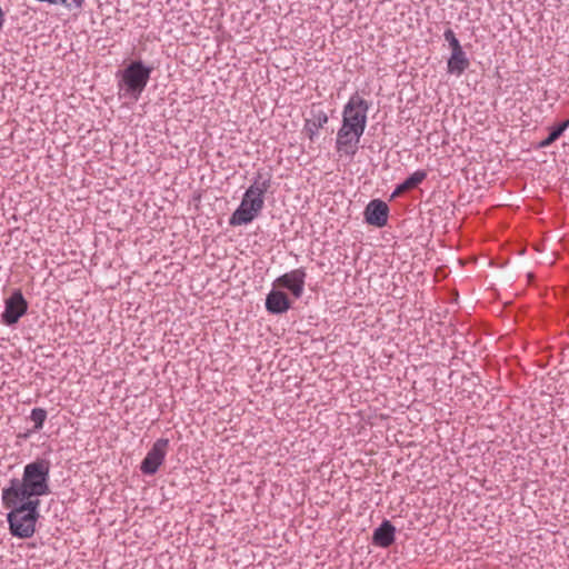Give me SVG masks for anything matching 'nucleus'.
<instances>
[{"label": "nucleus", "instance_id": "obj_24", "mask_svg": "<svg viewBox=\"0 0 569 569\" xmlns=\"http://www.w3.org/2000/svg\"><path fill=\"white\" fill-rule=\"evenodd\" d=\"M61 0H44L43 2H48L50 4H58Z\"/></svg>", "mask_w": 569, "mask_h": 569}, {"label": "nucleus", "instance_id": "obj_23", "mask_svg": "<svg viewBox=\"0 0 569 569\" xmlns=\"http://www.w3.org/2000/svg\"><path fill=\"white\" fill-rule=\"evenodd\" d=\"M557 139H551V134H549L545 140H542L540 143H539V147L540 148H546V147H549L551 146Z\"/></svg>", "mask_w": 569, "mask_h": 569}, {"label": "nucleus", "instance_id": "obj_14", "mask_svg": "<svg viewBox=\"0 0 569 569\" xmlns=\"http://www.w3.org/2000/svg\"><path fill=\"white\" fill-rule=\"evenodd\" d=\"M469 67V60L462 48L451 51V57L448 60V72L461 76Z\"/></svg>", "mask_w": 569, "mask_h": 569}, {"label": "nucleus", "instance_id": "obj_3", "mask_svg": "<svg viewBox=\"0 0 569 569\" xmlns=\"http://www.w3.org/2000/svg\"><path fill=\"white\" fill-rule=\"evenodd\" d=\"M150 73L151 68H147L141 61H132L122 71L120 86L124 90L123 94L137 101L149 81Z\"/></svg>", "mask_w": 569, "mask_h": 569}, {"label": "nucleus", "instance_id": "obj_1", "mask_svg": "<svg viewBox=\"0 0 569 569\" xmlns=\"http://www.w3.org/2000/svg\"><path fill=\"white\" fill-rule=\"evenodd\" d=\"M50 462L37 459L24 466L21 479L12 478L9 486L2 489L6 501L17 500L34 501L50 492L49 488Z\"/></svg>", "mask_w": 569, "mask_h": 569}, {"label": "nucleus", "instance_id": "obj_17", "mask_svg": "<svg viewBox=\"0 0 569 569\" xmlns=\"http://www.w3.org/2000/svg\"><path fill=\"white\" fill-rule=\"evenodd\" d=\"M30 418L34 422L33 430H40L47 419V411L42 408H34Z\"/></svg>", "mask_w": 569, "mask_h": 569}, {"label": "nucleus", "instance_id": "obj_15", "mask_svg": "<svg viewBox=\"0 0 569 569\" xmlns=\"http://www.w3.org/2000/svg\"><path fill=\"white\" fill-rule=\"evenodd\" d=\"M271 187V177H263L262 172H258L253 179L252 184L247 189L248 197L254 196L256 198L264 199V193Z\"/></svg>", "mask_w": 569, "mask_h": 569}, {"label": "nucleus", "instance_id": "obj_21", "mask_svg": "<svg viewBox=\"0 0 569 569\" xmlns=\"http://www.w3.org/2000/svg\"><path fill=\"white\" fill-rule=\"evenodd\" d=\"M407 191H409V189L405 188V183L402 182L399 186H397V188L395 189V191L392 193V198L399 197Z\"/></svg>", "mask_w": 569, "mask_h": 569}, {"label": "nucleus", "instance_id": "obj_6", "mask_svg": "<svg viewBox=\"0 0 569 569\" xmlns=\"http://www.w3.org/2000/svg\"><path fill=\"white\" fill-rule=\"evenodd\" d=\"M363 133L365 131L358 130L357 128L341 124L336 139V150L340 157L346 156L350 160L353 159L359 149L360 138Z\"/></svg>", "mask_w": 569, "mask_h": 569}, {"label": "nucleus", "instance_id": "obj_8", "mask_svg": "<svg viewBox=\"0 0 569 569\" xmlns=\"http://www.w3.org/2000/svg\"><path fill=\"white\" fill-rule=\"evenodd\" d=\"M28 302L23 298L20 290L14 291L10 298L6 300V308L2 313V321L7 326H12L27 312Z\"/></svg>", "mask_w": 569, "mask_h": 569}, {"label": "nucleus", "instance_id": "obj_10", "mask_svg": "<svg viewBox=\"0 0 569 569\" xmlns=\"http://www.w3.org/2000/svg\"><path fill=\"white\" fill-rule=\"evenodd\" d=\"M388 214L389 207L379 199L370 201L365 210L366 222L378 228L387 224Z\"/></svg>", "mask_w": 569, "mask_h": 569}, {"label": "nucleus", "instance_id": "obj_4", "mask_svg": "<svg viewBox=\"0 0 569 569\" xmlns=\"http://www.w3.org/2000/svg\"><path fill=\"white\" fill-rule=\"evenodd\" d=\"M369 108V101L362 98L358 92L353 93L343 107L341 124L365 131Z\"/></svg>", "mask_w": 569, "mask_h": 569}, {"label": "nucleus", "instance_id": "obj_16", "mask_svg": "<svg viewBox=\"0 0 569 569\" xmlns=\"http://www.w3.org/2000/svg\"><path fill=\"white\" fill-rule=\"evenodd\" d=\"M426 178L427 172L425 170H418L403 181L405 188L412 190L417 188Z\"/></svg>", "mask_w": 569, "mask_h": 569}, {"label": "nucleus", "instance_id": "obj_22", "mask_svg": "<svg viewBox=\"0 0 569 569\" xmlns=\"http://www.w3.org/2000/svg\"><path fill=\"white\" fill-rule=\"evenodd\" d=\"M557 139H551V134H549L545 140H542L540 143H539V147L540 148H546V147H549L551 146Z\"/></svg>", "mask_w": 569, "mask_h": 569}, {"label": "nucleus", "instance_id": "obj_20", "mask_svg": "<svg viewBox=\"0 0 569 569\" xmlns=\"http://www.w3.org/2000/svg\"><path fill=\"white\" fill-rule=\"evenodd\" d=\"M60 3L68 8L69 10L81 9L83 0H61Z\"/></svg>", "mask_w": 569, "mask_h": 569}, {"label": "nucleus", "instance_id": "obj_7", "mask_svg": "<svg viewBox=\"0 0 569 569\" xmlns=\"http://www.w3.org/2000/svg\"><path fill=\"white\" fill-rule=\"evenodd\" d=\"M169 440L164 438L158 439L141 462L140 469L144 475H154L159 467L163 463Z\"/></svg>", "mask_w": 569, "mask_h": 569}, {"label": "nucleus", "instance_id": "obj_19", "mask_svg": "<svg viewBox=\"0 0 569 569\" xmlns=\"http://www.w3.org/2000/svg\"><path fill=\"white\" fill-rule=\"evenodd\" d=\"M569 127V119L553 126L550 128L549 134H551V139H559V137L565 132V130Z\"/></svg>", "mask_w": 569, "mask_h": 569}, {"label": "nucleus", "instance_id": "obj_13", "mask_svg": "<svg viewBox=\"0 0 569 569\" xmlns=\"http://www.w3.org/2000/svg\"><path fill=\"white\" fill-rule=\"evenodd\" d=\"M396 528L389 520H383L382 523L373 531V545L382 548H388L395 542Z\"/></svg>", "mask_w": 569, "mask_h": 569}, {"label": "nucleus", "instance_id": "obj_2", "mask_svg": "<svg viewBox=\"0 0 569 569\" xmlns=\"http://www.w3.org/2000/svg\"><path fill=\"white\" fill-rule=\"evenodd\" d=\"M1 499L3 507L10 510L7 521L11 535L21 539L31 538L36 532V523L39 519L40 500H17L8 503L2 493Z\"/></svg>", "mask_w": 569, "mask_h": 569}, {"label": "nucleus", "instance_id": "obj_18", "mask_svg": "<svg viewBox=\"0 0 569 569\" xmlns=\"http://www.w3.org/2000/svg\"><path fill=\"white\" fill-rule=\"evenodd\" d=\"M445 40L449 43L451 51L462 48L451 29H447L443 33Z\"/></svg>", "mask_w": 569, "mask_h": 569}, {"label": "nucleus", "instance_id": "obj_11", "mask_svg": "<svg viewBox=\"0 0 569 569\" xmlns=\"http://www.w3.org/2000/svg\"><path fill=\"white\" fill-rule=\"evenodd\" d=\"M310 114L311 118L306 119L303 132L311 141H313L318 136L319 129L323 128V126L328 122V116L323 110L315 107H312Z\"/></svg>", "mask_w": 569, "mask_h": 569}, {"label": "nucleus", "instance_id": "obj_9", "mask_svg": "<svg viewBox=\"0 0 569 569\" xmlns=\"http://www.w3.org/2000/svg\"><path fill=\"white\" fill-rule=\"evenodd\" d=\"M306 277V270L298 268L277 278L273 286L288 289L298 299L303 293Z\"/></svg>", "mask_w": 569, "mask_h": 569}, {"label": "nucleus", "instance_id": "obj_5", "mask_svg": "<svg viewBox=\"0 0 569 569\" xmlns=\"http://www.w3.org/2000/svg\"><path fill=\"white\" fill-rule=\"evenodd\" d=\"M264 199L256 198L254 196L248 197L246 191L240 206L230 217L229 223L231 226H242L250 223L263 209Z\"/></svg>", "mask_w": 569, "mask_h": 569}, {"label": "nucleus", "instance_id": "obj_12", "mask_svg": "<svg viewBox=\"0 0 569 569\" xmlns=\"http://www.w3.org/2000/svg\"><path fill=\"white\" fill-rule=\"evenodd\" d=\"M291 307V301L287 293L280 290H272L266 299V309L273 315L287 312Z\"/></svg>", "mask_w": 569, "mask_h": 569}]
</instances>
